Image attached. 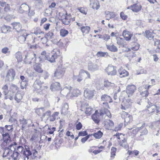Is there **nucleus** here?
Instances as JSON below:
<instances>
[{
	"label": "nucleus",
	"instance_id": "obj_21",
	"mask_svg": "<svg viewBox=\"0 0 160 160\" xmlns=\"http://www.w3.org/2000/svg\"><path fill=\"white\" fill-rule=\"evenodd\" d=\"M118 72L119 74L120 77L121 78L127 76L128 75V72L122 69H119Z\"/></svg>",
	"mask_w": 160,
	"mask_h": 160
},
{
	"label": "nucleus",
	"instance_id": "obj_7",
	"mask_svg": "<svg viewBox=\"0 0 160 160\" xmlns=\"http://www.w3.org/2000/svg\"><path fill=\"white\" fill-rule=\"evenodd\" d=\"M65 71V69L61 67H58L54 73V77L57 78H61L63 76Z\"/></svg>",
	"mask_w": 160,
	"mask_h": 160
},
{
	"label": "nucleus",
	"instance_id": "obj_31",
	"mask_svg": "<svg viewBox=\"0 0 160 160\" xmlns=\"http://www.w3.org/2000/svg\"><path fill=\"white\" fill-rule=\"evenodd\" d=\"M106 20H109L110 18H114L115 17L114 13L113 12L108 11L106 12Z\"/></svg>",
	"mask_w": 160,
	"mask_h": 160
},
{
	"label": "nucleus",
	"instance_id": "obj_23",
	"mask_svg": "<svg viewBox=\"0 0 160 160\" xmlns=\"http://www.w3.org/2000/svg\"><path fill=\"white\" fill-rule=\"evenodd\" d=\"M131 7H132L131 10L135 12H138L140 11L142 7L141 5L136 4L131 5Z\"/></svg>",
	"mask_w": 160,
	"mask_h": 160
},
{
	"label": "nucleus",
	"instance_id": "obj_5",
	"mask_svg": "<svg viewBox=\"0 0 160 160\" xmlns=\"http://www.w3.org/2000/svg\"><path fill=\"white\" fill-rule=\"evenodd\" d=\"M13 144H10L8 146V148H5L4 149V152H3L2 157L5 158L8 156H10L13 153L14 150H16V142H14Z\"/></svg>",
	"mask_w": 160,
	"mask_h": 160
},
{
	"label": "nucleus",
	"instance_id": "obj_4",
	"mask_svg": "<svg viewBox=\"0 0 160 160\" xmlns=\"http://www.w3.org/2000/svg\"><path fill=\"white\" fill-rule=\"evenodd\" d=\"M36 55L33 53H28L27 55H25L24 61V62L27 64H31L32 63H36L37 60H38L40 63H42V62H41V60L38 59L41 56V55L38 58H36Z\"/></svg>",
	"mask_w": 160,
	"mask_h": 160
},
{
	"label": "nucleus",
	"instance_id": "obj_42",
	"mask_svg": "<svg viewBox=\"0 0 160 160\" xmlns=\"http://www.w3.org/2000/svg\"><path fill=\"white\" fill-rule=\"evenodd\" d=\"M18 87L17 85L15 84H12L10 87V92H12V93L16 92V91L17 90Z\"/></svg>",
	"mask_w": 160,
	"mask_h": 160
},
{
	"label": "nucleus",
	"instance_id": "obj_24",
	"mask_svg": "<svg viewBox=\"0 0 160 160\" xmlns=\"http://www.w3.org/2000/svg\"><path fill=\"white\" fill-rule=\"evenodd\" d=\"M59 114L58 112H54L52 115L50 116L47 118L50 122H53L58 118V116Z\"/></svg>",
	"mask_w": 160,
	"mask_h": 160
},
{
	"label": "nucleus",
	"instance_id": "obj_44",
	"mask_svg": "<svg viewBox=\"0 0 160 160\" xmlns=\"http://www.w3.org/2000/svg\"><path fill=\"white\" fill-rule=\"evenodd\" d=\"M106 55L107 57L108 55V52L99 51L96 54V55L98 57H104Z\"/></svg>",
	"mask_w": 160,
	"mask_h": 160
},
{
	"label": "nucleus",
	"instance_id": "obj_30",
	"mask_svg": "<svg viewBox=\"0 0 160 160\" xmlns=\"http://www.w3.org/2000/svg\"><path fill=\"white\" fill-rule=\"evenodd\" d=\"M119 144L124 148H127L128 147V144L127 142V140L125 138H123L121 141L119 142Z\"/></svg>",
	"mask_w": 160,
	"mask_h": 160
},
{
	"label": "nucleus",
	"instance_id": "obj_33",
	"mask_svg": "<svg viewBox=\"0 0 160 160\" xmlns=\"http://www.w3.org/2000/svg\"><path fill=\"white\" fill-rule=\"evenodd\" d=\"M125 114L126 115V116L124 118V122H125V125H126V123L127 124L132 121V117L131 116H130L128 113H125Z\"/></svg>",
	"mask_w": 160,
	"mask_h": 160
},
{
	"label": "nucleus",
	"instance_id": "obj_25",
	"mask_svg": "<svg viewBox=\"0 0 160 160\" xmlns=\"http://www.w3.org/2000/svg\"><path fill=\"white\" fill-rule=\"evenodd\" d=\"M122 35L127 41L130 40L132 37V35L130 33V32L127 31L126 30L123 31Z\"/></svg>",
	"mask_w": 160,
	"mask_h": 160
},
{
	"label": "nucleus",
	"instance_id": "obj_51",
	"mask_svg": "<svg viewBox=\"0 0 160 160\" xmlns=\"http://www.w3.org/2000/svg\"><path fill=\"white\" fill-rule=\"evenodd\" d=\"M25 149H24V148L23 147L20 146H18L17 147V148H16V150L15 151L18 152V153L20 154V153H23V151Z\"/></svg>",
	"mask_w": 160,
	"mask_h": 160
},
{
	"label": "nucleus",
	"instance_id": "obj_60",
	"mask_svg": "<svg viewBox=\"0 0 160 160\" xmlns=\"http://www.w3.org/2000/svg\"><path fill=\"white\" fill-rule=\"evenodd\" d=\"M91 136L90 134L87 135V136H85V137H84L81 140V142L82 143H84L85 142L88 140V139L89 138L90 136Z\"/></svg>",
	"mask_w": 160,
	"mask_h": 160
},
{
	"label": "nucleus",
	"instance_id": "obj_8",
	"mask_svg": "<svg viewBox=\"0 0 160 160\" xmlns=\"http://www.w3.org/2000/svg\"><path fill=\"white\" fill-rule=\"evenodd\" d=\"M30 8L25 3L22 4L18 9V11L20 13H23L25 12H30Z\"/></svg>",
	"mask_w": 160,
	"mask_h": 160
},
{
	"label": "nucleus",
	"instance_id": "obj_34",
	"mask_svg": "<svg viewBox=\"0 0 160 160\" xmlns=\"http://www.w3.org/2000/svg\"><path fill=\"white\" fill-rule=\"evenodd\" d=\"M80 92L78 89H74L72 92L70 93V94L69 95V97H77L79 95Z\"/></svg>",
	"mask_w": 160,
	"mask_h": 160
},
{
	"label": "nucleus",
	"instance_id": "obj_10",
	"mask_svg": "<svg viewBox=\"0 0 160 160\" xmlns=\"http://www.w3.org/2000/svg\"><path fill=\"white\" fill-rule=\"evenodd\" d=\"M117 68L112 65H109L106 69V71L108 75L113 76L117 73Z\"/></svg>",
	"mask_w": 160,
	"mask_h": 160
},
{
	"label": "nucleus",
	"instance_id": "obj_29",
	"mask_svg": "<svg viewBox=\"0 0 160 160\" xmlns=\"http://www.w3.org/2000/svg\"><path fill=\"white\" fill-rule=\"evenodd\" d=\"M106 47L111 52H115L118 51L117 48L113 44L111 45H107Z\"/></svg>",
	"mask_w": 160,
	"mask_h": 160
},
{
	"label": "nucleus",
	"instance_id": "obj_20",
	"mask_svg": "<svg viewBox=\"0 0 160 160\" xmlns=\"http://www.w3.org/2000/svg\"><path fill=\"white\" fill-rule=\"evenodd\" d=\"M99 113L97 111L92 116V118L96 123H98L100 121L99 119Z\"/></svg>",
	"mask_w": 160,
	"mask_h": 160
},
{
	"label": "nucleus",
	"instance_id": "obj_59",
	"mask_svg": "<svg viewBox=\"0 0 160 160\" xmlns=\"http://www.w3.org/2000/svg\"><path fill=\"white\" fill-rule=\"evenodd\" d=\"M5 129H6L8 131H12L13 130L12 125H6L5 126Z\"/></svg>",
	"mask_w": 160,
	"mask_h": 160
},
{
	"label": "nucleus",
	"instance_id": "obj_2",
	"mask_svg": "<svg viewBox=\"0 0 160 160\" xmlns=\"http://www.w3.org/2000/svg\"><path fill=\"white\" fill-rule=\"evenodd\" d=\"M38 153V151L35 149H32L31 151L29 148H26L23 152L24 160H31V158L30 157L32 154L33 155L32 156V158H35L37 157Z\"/></svg>",
	"mask_w": 160,
	"mask_h": 160
},
{
	"label": "nucleus",
	"instance_id": "obj_15",
	"mask_svg": "<svg viewBox=\"0 0 160 160\" xmlns=\"http://www.w3.org/2000/svg\"><path fill=\"white\" fill-rule=\"evenodd\" d=\"M101 101L104 102H108L109 103L112 102V100L111 98L107 94H103L101 97Z\"/></svg>",
	"mask_w": 160,
	"mask_h": 160
},
{
	"label": "nucleus",
	"instance_id": "obj_35",
	"mask_svg": "<svg viewBox=\"0 0 160 160\" xmlns=\"http://www.w3.org/2000/svg\"><path fill=\"white\" fill-rule=\"evenodd\" d=\"M22 98V94L19 92H17L16 94L14 99L18 103Z\"/></svg>",
	"mask_w": 160,
	"mask_h": 160
},
{
	"label": "nucleus",
	"instance_id": "obj_56",
	"mask_svg": "<svg viewBox=\"0 0 160 160\" xmlns=\"http://www.w3.org/2000/svg\"><path fill=\"white\" fill-rule=\"evenodd\" d=\"M143 128V127L141 126L140 127L138 128L135 129H133L132 130V132L133 134H136L139 131H140Z\"/></svg>",
	"mask_w": 160,
	"mask_h": 160
},
{
	"label": "nucleus",
	"instance_id": "obj_22",
	"mask_svg": "<svg viewBox=\"0 0 160 160\" xmlns=\"http://www.w3.org/2000/svg\"><path fill=\"white\" fill-rule=\"evenodd\" d=\"M69 92V89L67 87H65L62 90H61L60 92L61 94L63 96L66 95V97H69V95L71 94Z\"/></svg>",
	"mask_w": 160,
	"mask_h": 160
},
{
	"label": "nucleus",
	"instance_id": "obj_1",
	"mask_svg": "<svg viewBox=\"0 0 160 160\" xmlns=\"http://www.w3.org/2000/svg\"><path fill=\"white\" fill-rule=\"evenodd\" d=\"M60 56V51L59 49H54L51 53H46L45 51H43L41 53V56L38 58L41 60V62H43L44 60H47L51 62H55V59Z\"/></svg>",
	"mask_w": 160,
	"mask_h": 160
},
{
	"label": "nucleus",
	"instance_id": "obj_48",
	"mask_svg": "<svg viewBox=\"0 0 160 160\" xmlns=\"http://www.w3.org/2000/svg\"><path fill=\"white\" fill-rule=\"evenodd\" d=\"M10 143L11 142L6 141H3V142L1 143V146L2 148L4 149H5V148H8V147H7V146L8 145H9Z\"/></svg>",
	"mask_w": 160,
	"mask_h": 160
},
{
	"label": "nucleus",
	"instance_id": "obj_63",
	"mask_svg": "<svg viewBox=\"0 0 160 160\" xmlns=\"http://www.w3.org/2000/svg\"><path fill=\"white\" fill-rule=\"evenodd\" d=\"M82 125L81 123L79 122L76 124V129L77 130H80L82 128Z\"/></svg>",
	"mask_w": 160,
	"mask_h": 160
},
{
	"label": "nucleus",
	"instance_id": "obj_6",
	"mask_svg": "<svg viewBox=\"0 0 160 160\" xmlns=\"http://www.w3.org/2000/svg\"><path fill=\"white\" fill-rule=\"evenodd\" d=\"M16 72L13 69H9L7 72L6 80L12 82L15 79Z\"/></svg>",
	"mask_w": 160,
	"mask_h": 160
},
{
	"label": "nucleus",
	"instance_id": "obj_16",
	"mask_svg": "<svg viewBox=\"0 0 160 160\" xmlns=\"http://www.w3.org/2000/svg\"><path fill=\"white\" fill-rule=\"evenodd\" d=\"M59 15L61 16L63 19H62V21L64 24L65 25H68L69 24L70 22V20L68 18L67 16L65 15V13H59Z\"/></svg>",
	"mask_w": 160,
	"mask_h": 160
},
{
	"label": "nucleus",
	"instance_id": "obj_18",
	"mask_svg": "<svg viewBox=\"0 0 160 160\" xmlns=\"http://www.w3.org/2000/svg\"><path fill=\"white\" fill-rule=\"evenodd\" d=\"M50 89L52 91L60 90L61 89L60 83L57 82L53 83L51 85Z\"/></svg>",
	"mask_w": 160,
	"mask_h": 160
},
{
	"label": "nucleus",
	"instance_id": "obj_53",
	"mask_svg": "<svg viewBox=\"0 0 160 160\" xmlns=\"http://www.w3.org/2000/svg\"><path fill=\"white\" fill-rule=\"evenodd\" d=\"M112 83L109 82L108 80L105 81L104 82L103 85L105 87L109 88L111 86Z\"/></svg>",
	"mask_w": 160,
	"mask_h": 160
},
{
	"label": "nucleus",
	"instance_id": "obj_45",
	"mask_svg": "<svg viewBox=\"0 0 160 160\" xmlns=\"http://www.w3.org/2000/svg\"><path fill=\"white\" fill-rule=\"evenodd\" d=\"M117 150L116 148L112 147L111 149V157L114 158L116 155V153Z\"/></svg>",
	"mask_w": 160,
	"mask_h": 160
},
{
	"label": "nucleus",
	"instance_id": "obj_52",
	"mask_svg": "<svg viewBox=\"0 0 160 160\" xmlns=\"http://www.w3.org/2000/svg\"><path fill=\"white\" fill-rule=\"evenodd\" d=\"M20 122L22 124V129H23L26 126L28 123L26 119L23 118V120H20Z\"/></svg>",
	"mask_w": 160,
	"mask_h": 160
},
{
	"label": "nucleus",
	"instance_id": "obj_38",
	"mask_svg": "<svg viewBox=\"0 0 160 160\" xmlns=\"http://www.w3.org/2000/svg\"><path fill=\"white\" fill-rule=\"evenodd\" d=\"M19 153H18V152L14 150L13 153L11 155V157L14 160H18L19 158Z\"/></svg>",
	"mask_w": 160,
	"mask_h": 160
},
{
	"label": "nucleus",
	"instance_id": "obj_55",
	"mask_svg": "<svg viewBox=\"0 0 160 160\" xmlns=\"http://www.w3.org/2000/svg\"><path fill=\"white\" fill-rule=\"evenodd\" d=\"M41 88V86H40L38 85L33 83L32 86V88L33 91H38L39 90V89Z\"/></svg>",
	"mask_w": 160,
	"mask_h": 160
},
{
	"label": "nucleus",
	"instance_id": "obj_40",
	"mask_svg": "<svg viewBox=\"0 0 160 160\" xmlns=\"http://www.w3.org/2000/svg\"><path fill=\"white\" fill-rule=\"evenodd\" d=\"M146 37L148 39L151 40L153 39V36L152 32H150L149 30H146L145 32Z\"/></svg>",
	"mask_w": 160,
	"mask_h": 160
},
{
	"label": "nucleus",
	"instance_id": "obj_12",
	"mask_svg": "<svg viewBox=\"0 0 160 160\" xmlns=\"http://www.w3.org/2000/svg\"><path fill=\"white\" fill-rule=\"evenodd\" d=\"M95 92L94 90H91L86 89L84 92V96L87 99H91L93 97Z\"/></svg>",
	"mask_w": 160,
	"mask_h": 160
},
{
	"label": "nucleus",
	"instance_id": "obj_11",
	"mask_svg": "<svg viewBox=\"0 0 160 160\" xmlns=\"http://www.w3.org/2000/svg\"><path fill=\"white\" fill-rule=\"evenodd\" d=\"M20 35L18 37V40L20 43H23L25 41L27 37L29 35L27 33L26 30H23L22 32L19 33Z\"/></svg>",
	"mask_w": 160,
	"mask_h": 160
},
{
	"label": "nucleus",
	"instance_id": "obj_50",
	"mask_svg": "<svg viewBox=\"0 0 160 160\" xmlns=\"http://www.w3.org/2000/svg\"><path fill=\"white\" fill-rule=\"evenodd\" d=\"M60 35L62 37H65L68 33V32L65 29H61L60 31Z\"/></svg>",
	"mask_w": 160,
	"mask_h": 160
},
{
	"label": "nucleus",
	"instance_id": "obj_14",
	"mask_svg": "<svg viewBox=\"0 0 160 160\" xmlns=\"http://www.w3.org/2000/svg\"><path fill=\"white\" fill-rule=\"evenodd\" d=\"M136 87L133 85H128L126 88V93L132 95L136 90Z\"/></svg>",
	"mask_w": 160,
	"mask_h": 160
},
{
	"label": "nucleus",
	"instance_id": "obj_47",
	"mask_svg": "<svg viewBox=\"0 0 160 160\" xmlns=\"http://www.w3.org/2000/svg\"><path fill=\"white\" fill-rule=\"evenodd\" d=\"M28 80L25 79L24 81H22L21 83V88L22 89L26 88L28 84Z\"/></svg>",
	"mask_w": 160,
	"mask_h": 160
},
{
	"label": "nucleus",
	"instance_id": "obj_49",
	"mask_svg": "<svg viewBox=\"0 0 160 160\" xmlns=\"http://www.w3.org/2000/svg\"><path fill=\"white\" fill-rule=\"evenodd\" d=\"M85 113L88 115H90L92 112V108L90 107L86 108Z\"/></svg>",
	"mask_w": 160,
	"mask_h": 160
},
{
	"label": "nucleus",
	"instance_id": "obj_58",
	"mask_svg": "<svg viewBox=\"0 0 160 160\" xmlns=\"http://www.w3.org/2000/svg\"><path fill=\"white\" fill-rule=\"evenodd\" d=\"M53 35V33L52 31H50L46 35L45 37L46 38L51 39L52 38V37Z\"/></svg>",
	"mask_w": 160,
	"mask_h": 160
},
{
	"label": "nucleus",
	"instance_id": "obj_3",
	"mask_svg": "<svg viewBox=\"0 0 160 160\" xmlns=\"http://www.w3.org/2000/svg\"><path fill=\"white\" fill-rule=\"evenodd\" d=\"M36 55L33 53H28L27 55H25L24 61V62L27 64H31L32 63H36L37 60H38L40 63H42V62H41V60L38 59L41 56V55L38 58H36Z\"/></svg>",
	"mask_w": 160,
	"mask_h": 160
},
{
	"label": "nucleus",
	"instance_id": "obj_27",
	"mask_svg": "<svg viewBox=\"0 0 160 160\" xmlns=\"http://www.w3.org/2000/svg\"><path fill=\"white\" fill-rule=\"evenodd\" d=\"M15 58L17 59V62H20L22 60V53L20 52H18L14 55Z\"/></svg>",
	"mask_w": 160,
	"mask_h": 160
},
{
	"label": "nucleus",
	"instance_id": "obj_39",
	"mask_svg": "<svg viewBox=\"0 0 160 160\" xmlns=\"http://www.w3.org/2000/svg\"><path fill=\"white\" fill-rule=\"evenodd\" d=\"M35 8L37 9H40L42 8L43 6L42 1L38 2H34Z\"/></svg>",
	"mask_w": 160,
	"mask_h": 160
},
{
	"label": "nucleus",
	"instance_id": "obj_9",
	"mask_svg": "<svg viewBox=\"0 0 160 160\" xmlns=\"http://www.w3.org/2000/svg\"><path fill=\"white\" fill-rule=\"evenodd\" d=\"M148 105L146 106V110L148 111L149 113H150L154 112L155 109L157 110V106L156 105L148 101Z\"/></svg>",
	"mask_w": 160,
	"mask_h": 160
},
{
	"label": "nucleus",
	"instance_id": "obj_13",
	"mask_svg": "<svg viewBox=\"0 0 160 160\" xmlns=\"http://www.w3.org/2000/svg\"><path fill=\"white\" fill-rule=\"evenodd\" d=\"M13 28L15 29L18 33L22 32V31L24 29H22V26L21 24L18 22H14L12 23Z\"/></svg>",
	"mask_w": 160,
	"mask_h": 160
},
{
	"label": "nucleus",
	"instance_id": "obj_54",
	"mask_svg": "<svg viewBox=\"0 0 160 160\" xmlns=\"http://www.w3.org/2000/svg\"><path fill=\"white\" fill-rule=\"evenodd\" d=\"M2 89L3 91V92L4 94L5 95H6L8 91V87L7 85L6 84L2 88Z\"/></svg>",
	"mask_w": 160,
	"mask_h": 160
},
{
	"label": "nucleus",
	"instance_id": "obj_61",
	"mask_svg": "<svg viewBox=\"0 0 160 160\" xmlns=\"http://www.w3.org/2000/svg\"><path fill=\"white\" fill-rule=\"evenodd\" d=\"M88 135V133L86 131L80 132L78 133V136H85Z\"/></svg>",
	"mask_w": 160,
	"mask_h": 160
},
{
	"label": "nucleus",
	"instance_id": "obj_28",
	"mask_svg": "<svg viewBox=\"0 0 160 160\" xmlns=\"http://www.w3.org/2000/svg\"><path fill=\"white\" fill-rule=\"evenodd\" d=\"M2 139L3 141L11 142V138L8 132L2 134Z\"/></svg>",
	"mask_w": 160,
	"mask_h": 160
},
{
	"label": "nucleus",
	"instance_id": "obj_57",
	"mask_svg": "<svg viewBox=\"0 0 160 160\" xmlns=\"http://www.w3.org/2000/svg\"><path fill=\"white\" fill-rule=\"evenodd\" d=\"M85 73L87 75L88 78H90V75L88 72L83 69H81L80 71V74H82L83 75V74H84Z\"/></svg>",
	"mask_w": 160,
	"mask_h": 160
},
{
	"label": "nucleus",
	"instance_id": "obj_37",
	"mask_svg": "<svg viewBox=\"0 0 160 160\" xmlns=\"http://www.w3.org/2000/svg\"><path fill=\"white\" fill-rule=\"evenodd\" d=\"M73 79L74 80L77 79V81L79 82H80L82 81L83 79V74H80V72H79V74L77 76H76L75 75H73Z\"/></svg>",
	"mask_w": 160,
	"mask_h": 160
},
{
	"label": "nucleus",
	"instance_id": "obj_19",
	"mask_svg": "<svg viewBox=\"0 0 160 160\" xmlns=\"http://www.w3.org/2000/svg\"><path fill=\"white\" fill-rule=\"evenodd\" d=\"M98 69L99 66L96 63H90L88 65V69L90 71L94 72Z\"/></svg>",
	"mask_w": 160,
	"mask_h": 160
},
{
	"label": "nucleus",
	"instance_id": "obj_46",
	"mask_svg": "<svg viewBox=\"0 0 160 160\" xmlns=\"http://www.w3.org/2000/svg\"><path fill=\"white\" fill-rule=\"evenodd\" d=\"M5 96V99H9L10 100H12L13 99L14 94L11 93V92H9Z\"/></svg>",
	"mask_w": 160,
	"mask_h": 160
},
{
	"label": "nucleus",
	"instance_id": "obj_43",
	"mask_svg": "<svg viewBox=\"0 0 160 160\" xmlns=\"http://www.w3.org/2000/svg\"><path fill=\"white\" fill-rule=\"evenodd\" d=\"M68 108V105L67 103H65L64 106L61 110V114L66 113L67 112Z\"/></svg>",
	"mask_w": 160,
	"mask_h": 160
},
{
	"label": "nucleus",
	"instance_id": "obj_17",
	"mask_svg": "<svg viewBox=\"0 0 160 160\" xmlns=\"http://www.w3.org/2000/svg\"><path fill=\"white\" fill-rule=\"evenodd\" d=\"M90 5L94 9L97 10L100 7L99 2L97 0H90Z\"/></svg>",
	"mask_w": 160,
	"mask_h": 160
},
{
	"label": "nucleus",
	"instance_id": "obj_36",
	"mask_svg": "<svg viewBox=\"0 0 160 160\" xmlns=\"http://www.w3.org/2000/svg\"><path fill=\"white\" fill-rule=\"evenodd\" d=\"M80 29L82 33H88L89 32L90 28L89 27L86 26H82L81 27Z\"/></svg>",
	"mask_w": 160,
	"mask_h": 160
},
{
	"label": "nucleus",
	"instance_id": "obj_41",
	"mask_svg": "<svg viewBox=\"0 0 160 160\" xmlns=\"http://www.w3.org/2000/svg\"><path fill=\"white\" fill-rule=\"evenodd\" d=\"M102 135L103 133L100 130L93 134V136L97 139L100 138Z\"/></svg>",
	"mask_w": 160,
	"mask_h": 160
},
{
	"label": "nucleus",
	"instance_id": "obj_62",
	"mask_svg": "<svg viewBox=\"0 0 160 160\" xmlns=\"http://www.w3.org/2000/svg\"><path fill=\"white\" fill-rule=\"evenodd\" d=\"M51 112L50 110H48L44 113H43L42 116L43 118H44L46 116L49 117L51 115Z\"/></svg>",
	"mask_w": 160,
	"mask_h": 160
},
{
	"label": "nucleus",
	"instance_id": "obj_32",
	"mask_svg": "<svg viewBox=\"0 0 160 160\" xmlns=\"http://www.w3.org/2000/svg\"><path fill=\"white\" fill-rule=\"evenodd\" d=\"M34 70L38 73H42L43 72V70L41 67V66L39 64L36 63L33 66Z\"/></svg>",
	"mask_w": 160,
	"mask_h": 160
},
{
	"label": "nucleus",
	"instance_id": "obj_26",
	"mask_svg": "<svg viewBox=\"0 0 160 160\" xmlns=\"http://www.w3.org/2000/svg\"><path fill=\"white\" fill-rule=\"evenodd\" d=\"M11 29V27L4 25H2L1 28V32L3 33H6L8 31H10Z\"/></svg>",
	"mask_w": 160,
	"mask_h": 160
},
{
	"label": "nucleus",
	"instance_id": "obj_64",
	"mask_svg": "<svg viewBox=\"0 0 160 160\" xmlns=\"http://www.w3.org/2000/svg\"><path fill=\"white\" fill-rule=\"evenodd\" d=\"M120 16L122 19L124 20H126L128 17L127 15L125 14L123 12H121L120 13Z\"/></svg>",
	"mask_w": 160,
	"mask_h": 160
}]
</instances>
